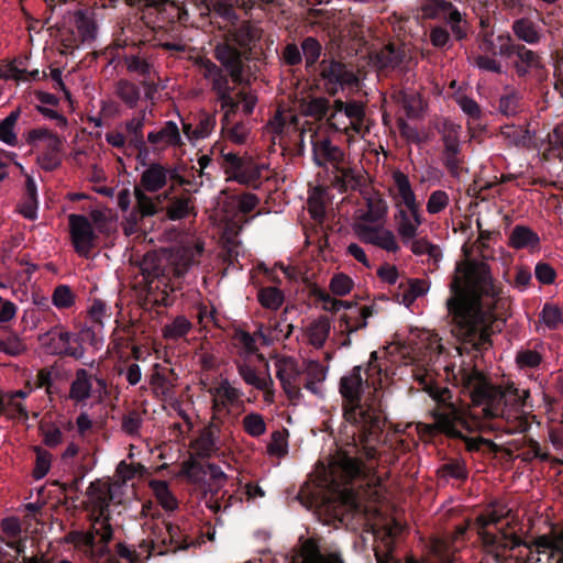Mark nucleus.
<instances>
[{"label":"nucleus","instance_id":"nucleus-16","mask_svg":"<svg viewBox=\"0 0 563 563\" xmlns=\"http://www.w3.org/2000/svg\"><path fill=\"white\" fill-rule=\"evenodd\" d=\"M86 495L92 507V517H96V522H101V540L103 544L110 543L113 538V530L107 512L112 501L111 488L107 483L96 479L89 484Z\"/></svg>","mask_w":563,"mask_h":563},{"label":"nucleus","instance_id":"nucleus-55","mask_svg":"<svg viewBox=\"0 0 563 563\" xmlns=\"http://www.w3.org/2000/svg\"><path fill=\"white\" fill-rule=\"evenodd\" d=\"M549 148L543 154L545 159L550 156L563 161V125H556L552 132L548 134Z\"/></svg>","mask_w":563,"mask_h":563},{"label":"nucleus","instance_id":"nucleus-59","mask_svg":"<svg viewBox=\"0 0 563 563\" xmlns=\"http://www.w3.org/2000/svg\"><path fill=\"white\" fill-rule=\"evenodd\" d=\"M308 15L316 19V23L322 25L329 34L335 35L336 32H340L339 26L335 25L333 12L324 9L311 8L308 10Z\"/></svg>","mask_w":563,"mask_h":563},{"label":"nucleus","instance_id":"nucleus-25","mask_svg":"<svg viewBox=\"0 0 563 563\" xmlns=\"http://www.w3.org/2000/svg\"><path fill=\"white\" fill-rule=\"evenodd\" d=\"M312 156L319 167L325 166L327 163L338 167L342 163L344 154L329 139H321L312 142Z\"/></svg>","mask_w":563,"mask_h":563},{"label":"nucleus","instance_id":"nucleus-37","mask_svg":"<svg viewBox=\"0 0 563 563\" xmlns=\"http://www.w3.org/2000/svg\"><path fill=\"white\" fill-rule=\"evenodd\" d=\"M330 333V320L325 316H321L313 320L307 328L309 343L316 349H321Z\"/></svg>","mask_w":563,"mask_h":563},{"label":"nucleus","instance_id":"nucleus-28","mask_svg":"<svg viewBox=\"0 0 563 563\" xmlns=\"http://www.w3.org/2000/svg\"><path fill=\"white\" fill-rule=\"evenodd\" d=\"M168 166L151 163L142 173L140 185L148 192H157L167 185Z\"/></svg>","mask_w":563,"mask_h":563},{"label":"nucleus","instance_id":"nucleus-50","mask_svg":"<svg viewBox=\"0 0 563 563\" xmlns=\"http://www.w3.org/2000/svg\"><path fill=\"white\" fill-rule=\"evenodd\" d=\"M152 488L157 501L165 510L173 511L178 508V501L170 492L166 482L154 481L152 483Z\"/></svg>","mask_w":563,"mask_h":563},{"label":"nucleus","instance_id":"nucleus-9","mask_svg":"<svg viewBox=\"0 0 563 563\" xmlns=\"http://www.w3.org/2000/svg\"><path fill=\"white\" fill-rule=\"evenodd\" d=\"M181 471L190 482L199 485L206 493H212L211 498L207 500V506L216 514L220 511L221 503L213 497L228 478L221 467L213 463L202 464L191 456L184 462Z\"/></svg>","mask_w":563,"mask_h":563},{"label":"nucleus","instance_id":"nucleus-13","mask_svg":"<svg viewBox=\"0 0 563 563\" xmlns=\"http://www.w3.org/2000/svg\"><path fill=\"white\" fill-rule=\"evenodd\" d=\"M222 166L225 174L230 179L258 189L263 180V170L267 166L263 163H257L252 157L240 156L235 153L222 154Z\"/></svg>","mask_w":563,"mask_h":563},{"label":"nucleus","instance_id":"nucleus-30","mask_svg":"<svg viewBox=\"0 0 563 563\" xmlns=\"http://www.w3.org/2000/svg\"><path fill=\"white\" fill-rule=\"evenodd\" d=\"M92 375L85 368H79L75 373V379L70 384L69 399L75 402H84L91 397Z\"/></svg>","mask_w":563,"mask_h":563},{"label":"nucleus","instance_id":"nucleus-31","mask_svg":"<svg viewBox=\"0 0 563 563\" xmlns=\"http://www.w3.org/2000/svg\"><path fill=\"white\" fill-rule=\"evenodd\" d=\"M63 142L59 137H52L49 143L45 144L43 152L37 156V163L42 169L53 172L62 164Z\"/></svg>","mask_w":563,"mask_h":563},{"label":"nucleus","instance_id":"nucleus-60","mask_svg":"<svg viewBox=\"0 0 563 563\" xmlns=\"http://www.w3.org/2000/svg\"><path fill=\"white\" fill-rule=\"evenodd\" d=\"M242 423L244 431L253 438H258L266 432V423L263 416L260 413L251 412L246 415Z\"/></svg>","mask_w":563,"mask_h":563},{"label":"nucleus","instance_id":"nucleus-62","mask_svg":"<svg viewBox=\"0 0 563 563\" xmlns=\"http://www.w3.org/2000/svg\"><path fill=\"white\" fill-rule=\"evenodd\" d=\"M187 170L186 165H176L168 166V177L167 181H170V186L165 191V198L174 195L178 187H184L186 185V175L184 174Z\"/></svg>","mask_w":563,"mask_h":563},{"label":"nucleus","instance_id":"nucleus-39","mask_svg":"<svg viewBox=\"0 0 563 563\" xmlns=\"http://www.w3.org/2000/svg\"><path fill=\"white\" fill-rule=\"evenodd\" d=\"M144 121L145 109L142 110L141 115L134 117L125 122V136L129 147L133 148L135 146H143V143L145 142L143 134Z\"/></svg>","mask_w":563,"mask_h":563},{"label":"nucleus","instance_id":"nucleus-61","mask_svg":"<svg viewBox=\"0 0 563 563\" xmlns=\"http://www.w3.org/2000/svg\"><path fill=\"white\" fill-rule=\"evenodd\" d=\"M521 97L518 92L511 91L503 95L498 100V111L506 117H514L520 111Z\"/></svg>","mask_w":563,"mask_h":563},{"label":"nucleus","instance_id":"nucleus-47","mask_svg":"<svg viewBox=\"0 0 563 563\" xmlns=\"http://www.w3.org/2000/svg\"><path fill=\"white\" fill-rule=\"evenodd\" d=\"M222 133L235 144H245L251 134L249 122L232 120L225 126L221 125Z\"/></svg>","mask_w":563,"mask_h":563},{"label":"nucleus","instance_id":"nucleus-48","mask_svg":"<svg viewBox=\"0 0 563 563\" xmlns=\"http://www.w3.org/2000/svg\"><path fill=\"white\" fill-rule=\"evenodd\" d=\"M257 300L265 309L277 310L284 303L285 296L279 288L268 286L258 289Z\"/></svg>","mask_w":563,"mask_h":563},{"label":"nucleus","instance_id":"nucleus-17","mask_svg":"<svg viewBox=\"0 0 563 563\" xmlns=\"http://www.w3.org/2000/svg\"><path fill=\"white\" fill-rule=\"evenodd\" d=\"M122 60L128 73L136 74L142 78L140 81L144 90V98L154 103L155 96L158 92V82L152 77L154 73L153 60L141 54L140 51L133 54H124Z\"/></svg>","mask_w":563,"mask_h":563},{"label":"nucleus","instance_id":"nucleus-44","mask_svg":"<svg viewBox=\"0 0 563 563\" xmlns=\"http://www.w3.org/2000/svg\"><path fill=\"white\" fill-rule=\"evenodd\" d=\"M169 205L167 207V216L170 220H180L190 213L191 197L185 192L181 196H169Z\"/></svg>","mask_w":563,"mask_h":563},{"label":"nucleus","instance_id":"nucleus-6","mask_svg":"<svg viewBox=\"0 0 563 563\" xmlns=\"http://www.w3.org/2000/svg\"><path fill=\"white\" fill-rule=\"evenodd\" d=\"M429 395L437 402V408L432 410L434 422L427 426L430 433H441L450 439L462 440L470 452L479 451L483 445L496 450L497 445L492 440L467 437L479 430V417L477 412H472L470 407H456L448 387L432 386L429 388Z\"/></svg>","mask_w":563,"mask_h":563},{"label":"nucleus","instance_id":"nucleus-32","mask_svg":"<svg viewBox=\"0 0 563 563\" xmlns=\"http://www.w3.org/2000/svg\"><path fill=\"white\" fill-rule=\"evenodd\" d=\"M147 141L152 145L163 143L165 146H179L181 137L178 125L174 121H166L161 130L147 134Z\"/></svg>","mask_w":563,"mask_h":563},{"label":"nucleus","instance_id":"nucleus-45","mask_svg":"<svg viewBox=\"0 0 563 563\" xmlns=\"http://www.w3.org/2000/svg\"><path fill=\"white\" fill-rule=\"evenodd\" d=\"M276 376L280 382V385L290 400H297L301 397V391L296 384L297 373L295 371H287L280 364H277Z\"/></svg>","mask_w":563,"mask_h":563},{"label":"nucleus","instance_id":"nucleus-8","mask_svg":"<svg viewBox=\"0 0 563 563\" xmlns=\"http://www.w3.org/2000/svg\"><path fill=\"white\" fill-rule=\"evenodd\" d=\"M191 258L169 262L156 252H147L141 263L140 271L145 288V300L154 306L168 307L174 299L170 292L180 289V279L188 272Z\"/></svg>","mask_w":563,"mask_h":563},{"label":"nucleus","instance_id":"nucleus-49","mask_svg":"<svg viewBox=\"0 0 563 563\" xmlns=\"http://www.w3.org/2000/svg\"><path fill=\"white\" fill-rule=\"evenodd\" d=\"M344 115L350 120V123L343 129L345 131L351 129L355 133H361L365 120V110L363 104L357 101L347 102Z\"/></svg>","mask_w":563,"mask_h":563},{"label":"nucleus","instance_id":"nucleus-35","mask_svg":"<svg viewBox=\"0 0 563 563\" xmlns=\"http://www.w3.org/2000/svg\"><path fill=\"white\" fill-rule=\"evenodd\" d=\"M511 29L517 40L526 42L530 45L538 44L541 40L538 25L528 18H520L515 20Z\"/></svg>","mask_w":563,"mask_h":563},{"label":"nucleus","instance_id":"nucleus-11","mask_svg":"<svg viewBox=\"0 0 563 563\" xmlns=\"http://www.w3.org/2000/svg\"><path fill=\"white\" fill-rule=\"evenodd\" d=\"M311 294L318 301L323 303V309L330 312H338L342 308L353 310V313H343L340 317V328L342 332L349 334L363 329L367 325V318L373 314V310L368 306L357 308L351 301L339 300L331 297L325 290L314 287Z\"/></svg>","mask_w":563,"mask_h":563},{"label":"nucleus","instance_id":"nucleus-15","mask_svg":"<svg viewBox=\"0 0 563 563\" xmlns=\"http://www.w3.org/2000/svg\"><path fill=\"white\" fill-rule=\"evenodd\" d=\"M319 78L324 91L330 96H335L345 89L357 88L360 82L352 69L334 58H324L319 63Z\"/></svg>","mask_w":563,"mask_h":563},{"label":"nucleus","instance_id":"nucleus-40","mask_svg":"<svg viewBox=\"0 0 563 563\" xmlns=\"http://www.w3.org/2000/svg\"><path fill=\"white\" fill-rule=\"evenodd\" d=\"M411 217L397 224V232L404 244H408L418 234V228L422 224L420 209L409 210Z\"/></svg>","mask_w":563,"mask_h":563},{"label":"nucleus","instance_id":"nucleus-38","mask_svg":"<svg viewBox=\"0 0 563 563\" xmlns=\"http://www.w3.org/2000/svg\"><path fill=\"white\" fill-rule=\"evenodd\" d=\"M40 78V70L34 69L30 73L23 68V60H14L4 65L2 59V79H14L16 81L36 80Z\"/></svg>","mask_w":563,"mask_h":563},{"label":"nucleus","instance_id":"nucleus-57","mask_svg":"<svg viewBox=\"0 0 563 563\" xmlns=\"http://www.w3.org/2000/svg\"><path fill=\"white\" fill-rule=\"evenodd\" d=\"M134 196L136 199V209L142 218L151 217L158 212V205L147 196L143 189L135 187Z\"/></svg>","mask_w":563,"mask_h":563},{"label":"nucleus","instance_id":"nucleus-53","mask_svg":"<svg viewBox=\"0 0 563 563\" xmlns=\"http://www.w3.org/2000/svg\"><path fill=\"white\" fill-rule=\"evenodd\" d=\"M26 351V344L18 334L2 325V353L19 356Z\"/></svg>","mask_w":563,"mask_h":563},{"label":"nucleus","instance_id":"nucleus-7","mask_svg":"<svg viewBox=\"0 0 563 563\" xmlns=\"http://www.w3.org/2000/svg\"><path fill=\"white\" fill-rule=\"evenodd\" d=\"M263 29L250 20H239L223 32L222 41L214 49L216 59L239 86L250 85L246 62L261 51Z\"/></svg>","mask_w":563,"mask_h":563},{"label":"nucleus","instance_id":"nucleus-10","mask_svg":"<svg viewBox=\"0 0 563 563\" xmlns=\"http://www.w3.org/2000/svg\"><path fill=\"white\" fill-rule=\"evenodd\" d=\"M419 11L421 20H437L449 25L456 41L461 42L467 38L470 23L466 20V14L461 13L450 0H424Z\"/></svg>","mask_w":563,"mask_h":563},{"label":"nucleus","instance_id":"nucleus-58","mask_svg":"<svg viewBox=\"0 0 563 563\" xmlns=\"http://www.w3.org/2000/svg\"><path fill=\"white\" fill-rule=\"evenodd\" d=\"M288 431L277 430L272 433V440L267 445V452L272 456H285L288 453Z\"/></svg>","mask_w":563,"mask_h":563},{"label":"nucleus","instance_id":"nucleus-41","mask_svg":"<svg viewBox=\"0 0 563 563\" xmlns=\"http://www.w3.org/2000/svg\"><path fill=\"white\" fill-rule=\"evenodd\" d=\"M395 99L404 108L409 119H417L421 115L422 101L418 93L400 90L395 96Z\"/></svg>","mask_w":563,"mask_h":563},{"label":"nucleus","instance_id":"nucleus-56","mask_svg":"<svg viewBox=\"0 0 563 563\" xmlns=\"http://www.w3.org/2000/svg\"><path fill=\"white\" fill-rule=\"evenodd\" d=\"M111 314V308L99 298L93 299L88 309L89 322L96 324L99 330L103 329V319L110 318Z\"/></svg>","mask_w":563,"mask_h":563},{"label":"nucleus","instance_id":"nucleus-2","mask_svg":"<svg viewBox=\"0 0 563 563\" xmlns=\"http://www.w3.org/2000/svg\"><path fill=\"white\" fill-rule=\"evenodd\" d=\"M446 300L452 318V334L460 343L461 355L474 352L482 355L493 345V324L506 310L501 286L492 276L490 266L471 260L456 266Z\"/></svg>","mask_w":563,"mask_h":563},{"label":"nucleus","instance_id":"nucleus-27","mask_svg":"<svg viewBox=\"0 0 563 563\" xmlns=\"http://www.w3.org/2000/svg\"><path fill=\"white\" fill-rule=\"evenodd\" d=\"M300 563H345L339 550H321L312 540H308L302 548Z\"/></svg>","mask_w":563,"mask_h":563},{"label":"nucleus","instance_id":"nucleus-64","mask_svg":"<svg viewBox=\"0 0 563 563\" xmlns=\"http://www.w3.org/2000/svg\"><path fill=\"white\" fill-rule=\"evenodd\" d=\"M516 364L520 369L537 368L542 363V355L534 350H520L516 354Z\"/></svg>","mask_w":563,"mask_h":563},{"label":"nucleus","instance_id":"nucleus-46","mask_svg":"<svg viewBox=\"0 0 563 563\" xmlns=\"http://www.w3.org/2000/svg\"><path fill=\"white\" fill-rule=\"evenodd\" d=\"M192 323L185 316H177L170 323L163 327V336L166 340L177 341L186 336Z\"/></svg>","mask_w":563,"mask_h":563},{"label":"nucleus","instance_id":"nucleus-19","mask_svg":"<svg viewBox=\"0 0 563 563\" xmlns=\"http://www.w3.org/2000/svg\"><path fill=\"white\" fill-rule=\"evenodd\" d=\"M461 125L454 124L452 121L444 119L442 122L443 142V165L452 176H457L462 164L461 144H460Z\"/></svg>","mask_w":563,"mask_h":563},{"label":"nucleus","instance_id":"nucleus-51","mask_svg":"<svg viewBox=\"0 0 563 563\" xmlns=\"http://www.w3.org/2000/svg\"><path fill=\"white\" fill-rule=\"evenodd\" d=\"M76 294L70 288V286L66 284L57 285L52 294V303L58 309H69L76 303Z\"/></svg>","mask_w":563,"mask_h":563},{"label":"nucleus","instance_id":"nucleus-29","mask_svg":"<svg viewBox=\"0 0 563 563\" xmlns=\"http://www.w3.org/2000/svg\"><path fill=\"white\" fill-rule=\"evenodd\" d=\"M508 245L515 250H536L540 246V238L529 227L517 224L509 234Z\"/></svg>","mask_w":563,"mask_h":563},{"label":"nucleus","instance_id":"nucleus-23","mask_svg":"<svg viewBox=\"0 0 563 563\" xmlns=\"http://www.w3.org/2000/svg\"><path fill=\"white\" fill-rule=\"evenodd\" d=\"M511 66L519 78H526L531 74L539 77L540 73L544 69L542 57L537 52L527 48L523 44L517 47Z\"/></svg>","mask_w":563,"mask_h":563},{"label":"nucleus","instance_id":"nucleus-36","mask_svg":"<svg viewBox=\"0 0 563 563\" xmlns=\"http://www.w3.org/2000/svg\"><path fill=\"white\" fill-rule=\"evenodd\" d=\"M395 186L398 191V196L401 202L407 207L408 210L419 209V203L416 200V195L411 188L410 180L406 174L397 170L393 175Z\"/></svg>","mask_w":563,"mask_h":563},{"label":"nucleus","instance_id":"nucleus-20","mask_svg":"<svg viewBox=\"0 0 563 563\" xmlns=\"http://www.w3.org/2000/svg\"><path fill=\"white\" fill-rule=\"evenodd\" d=\"M68 223L70 228L71 242L75 251L80 255L87 257L95 246L97 235L93 228L84 214H69Z\"/></svg>","mask_w":563,"mask_h":563},{"label":"nucleus","instance_id":"nucleus-26","mask_svg":"<svg viewBox=\"0 0 563 563\" xmlns=\"http://www.w3.org/2000/svg\"><path fill=\"white\" fill-rule=\"evenodd\" d=\"M406 57L407 54L402 46L388 43L372 55V60L380 70H393L399 67Z\"/></svg>","mask_w":563,"mask_h":563},{"label":"nucleus","instance_id":"nucleus-1","mask_svg":"<svg viewBox=\"0 0 563 563\" xmlns=\"http://www.w3.org/2000/svg\"><path fill=\"white\" fill-rule=\"evenodd\" d=\"M377 352L371 353V360L364 369L354 366L340 378L339 391L343 399L342 410L345 424L342 435L347 440L346 445L338 450L329 464V475L336 485H346L354 479L366 478L368 468L363 460L377 459L378 445L383 443L386 417L373 404L363 402L365 385L373 373H379L375 362Z\"/></svg>","mask_w":563,"mask_h":563},{"label":"nucleus","instance_id":"nucleus-5","mask_svg":"<svg viewBox=\"0 0 563 563\" xmlns=\"http://www.w3.org/2000/svg\"><path fill=\"white\" fill-rule=\"evenodd\" d=\"M130 7H139L142 14H133L118 22L113 31V46L141 49L157 38L165 22H175L180 14L177 5L168 0H125Z\"/></svg>","mask_w":563,"mask_h":563},{"label":"nucleus","instance_id":"nucleus-34","mask_svg":"<svg viewBox=\"0 0 563 563\" xmlns=\"http://www.w3.org/2000/svg\"><path fill=\"white\" fill-rule=\"evenodd\" d=\"M334 168V176L332 179V185L341 192H346L349 190H356L361 185V176L357 175L353 168L344 167L339 164L338 167Z\"/></svg>","mask_w":563,"mask_h":563},{"label":"nucleus","instance_id":"nucleus-43","mask_svg":"<svg viewBox=\"0 0 563 563\" xmlns=\"http://www.w3.org/2000/svg\"><path fill=\"white\" fill-rule=\"evenodd\" d=\"M37 210V189L35 181L27 177L25 181V191L23 202L20 206V212L30 220L36 218Z\"/></svg>","mask_w":563,"mask_h":563},{"label":"nucleus","instance_id":"nucleus-24","mask_svg":"<svg viewBox=\"0 0 563 563\" xmlns=\"http://www.w3.org/2000/svg\"><path fill=\"white\" fill-rule=\"evenodd\" d=\"M142 85L128 78H120L113 85L114 96L131 110L137 109L143 100L147 101L142 95Z\"/></svg>","mask_w":563,"mask_h":563},{"label":"nucleus","instance_id":"nucleus-52","mask_svg":"<svg viewBox=\"0 0 563 563\" xmlns=\"http://www.w3.org/2000/svg\"><path fill=\"white\" fill-rule=\"evenodd\" d=\"M238 371L240 376L243 378V380L257 388L258 390L268 391L269 386L273 385V380L271 377L268 378H261L258 377L256 371L254 367H252L249 364H239Z\"/></svg>","mask_w":563,"mask_h":563},{"label":"nucleus","instance_id":"nucleus-14","mask_svg":"<svg viewBox=\"0 0 563 563\" xmlns=\"http://www.w3.org/2000/svg\"><path fill=\"white\" fill-rule=\"evenodd\" d=\"M153 538L147 541L143 540L140 548L146 551L147 556L153 553L164 555L178 550H186L191 544L188 536H186L178 526L173 523H164V527L156 526L152 531Z\"/></svg>","mask_w":563,"mask_h":563},{"label":"nucleus","instance_id":"nucleus-22","mask_svg":"<svg viewBox=\"0 0 563 563\" xmlns=\"http://www.w3.org/2000/svg\"><path fill=\"white\" fill-rule=\"evenodd\" d=\"M219 433L220 429L214 423L205 426L198 437L190 442L194 455L199 459H210L216 455L220 450Z\"/></svg>","mask_w":563,"mask_h":563},{"label":"nucleus","instance_id":"nucleus-4","mask_svg":"<svg viewBox=\"0 0 563 563\" xmlns=\"http://www.w3.org/2000/svg\"><path fill=\"white\" fill-rule=\"evenodd\" d=\"M504 518L503 512L490 510L476 518L477 534L483 556L478 563H541V554L547 556L549 543L542 539L534 552L515 532L497 528Z\"/></svg>","mask_w":563,"mask_h":563},{"label":"nucleus","instance_id":"nucleus-54","mask_svg":"<svg viewBox=\"0 0 563 563\" xmlns=\"http://www.w3.org/2000/svg\"><path fill=\"white\" fill-rule=\"evenodd\" d=\"M235 7L236 4L223 0H216L212 3L213 12L225 22L223 32L228 29V26L235 24V22L241 20L235 11Z\"/></svg>","mask_w":563,"mask_h":563},{"label":"nucleus","instance_id":"nucleus-18","mask_svg":"<svg viewBox=\"0 0 563 563\" xmlns=\"http://www.w3.org/2000/svg\"><path fill=\"white\" fill-rule=\"evenodd\" d=\"M71 339L73 333L62 330L60 325H56L38 335V341L47 354L81 360L86 350L85 347L70 345Z\"/></svg>","mask_w":563,"mask_h":563},{"label":"nucleus","instance_id":"nucleus-33","mask_svg":"<svg viewBox=\"0 0 563 563\" xmlns=\"http://www.w3.org/2000/svg\"><path fill=\"white\" fill-rule=\"evenodd\" d=\"M102 330L91 322L85 323L76 333H73L71 342L75 346L84 347L85 344L90 345L93 350H100L103 345Z\"/></svg>","mask_w":563,"mask_h":563},{"label":"nucleus","instance_id":"nucleus-12","mask_svg":"<svg viewBox=\"0 0 563 563\" xmlns=\"http://www.w3.org/2000/svg\"><path fill=\"white\" fill-rule=\"evenodd\" d=\"M27 534L22 531L20 519H2V563H41L36 555L25 554Z\"/></svg>","mask_w":563,"mask_h":563},{"label":"nucleus","instance_id":"nucleus-21","mask_svg":"<svg viewBox=\"0 0 563 563\" xmlns=\"http://www.w3.org/2000/svg\"><path fill=\"white\" fill-rule=\"evenodd\" d=\"M354 230L364 243L373 244L391 253H396L400 249L395 234L382 225L373 227L365 223H356Z\"/></svg>","mask_w":563,"mask_h":563},{"label":"nucleus","instance_id":"nucleus-42","mask_svg":"<svg viewBox=\"0 0 563 563\" xmlns=\"http://www.w3.org/2000/svg\"><path fill=\"white\" fill-rule=\"evenodd\" d=\"M301 51L307 70L314 69L322 55V45L313 36H307L301 42Z\"/></svg>","mask_w":563,"mask_h":563},{"label":"nucleus","instance_id":"nucleus-3","mask_svg":"<svg viewBox=\"0 0 563 563\" xmlns=\"http://www.w3.org/2000/svg\"><path fill=\"white\" fill-rule=\"evenodd\" d=\"M460 383L462 394L471 400V407L479 409V421L500 419L506 422L504 427L507 433L522 432L527 422L521 418L526 398L529 390L519 389L514 384L501 387L477 368L472 366L460 369Z\"/></svg>","mask_w":563,"mask_h":563},{"label":"nucleus","instance_id":"nucleus-63","mask_svg":"<svg viewBox=\"0 0 563 563\" xmlns=\"http://www.w3.org/2000/svg\"><path fill=\"white\" fill-rule=\"evenodd\" d=\"M75 24L78 30L81 41H88L95 38L96 24L93 20L86 15L82 11L75 13Z\"/></svg>","mask_w":563,"mask_h":563}]
</instances>
